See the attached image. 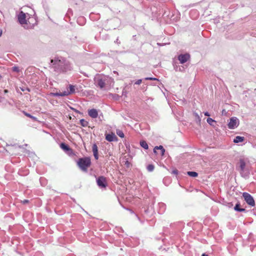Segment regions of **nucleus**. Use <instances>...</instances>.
Returning <instances> with one entry per match:
<instances>
[{
    "instance_id": "f257e3e1",
    "label": "nucleus",
    "mask_w": 256,
    "mask_h": 256,
    "mask_svg": "<svg viewBox=\"0 0 256 256\" xmlns=\"http://www.w3.org/2000/svg\"><path fill=\"white\" fill-rule=\"evenodd\" d=\"M77 164L82 171L86 172L91 165L90 158L89 157L80 158L77 162Z\"/></svg>"
},
{
    "instance_id": "f03ea898",
    "label": "nucleus",
    "mask_w": 256,
    "mask_h": 256,
    "mask_svg": "<svg viewBox=\"0 0 256 256\" xmlns=\"http://www.w3.org/2000/svg\"><path fill=\"white\" fill-rule=\"evenodd\" d=\"M95 83L100 88H104L107 82V78L105 76L98 74L94 78Z\"/></svg>"
},
{
    "instance_id": "7ed1b4c3",
    "label": "nucleus",
    "mask_w": 256,
    "mask_h": 256,
    "mask_svg": "<svg viewBox=\"0 0 256 256\" xmlns=\"http://www.w3.org/2000/svg\"><path fill=\"white\" fill-rule=\"evenodd\" d=\"M98 186L101 188H106L108 186L107 178L104 176H100L96 179Z\"/></svg>"
},
{
    "instance_id": "20e7f679",
    "label": "nucleus",
    "mask_w": 256,
    "mask_h": 256,
    "mask_svg": "<svg viewBox=\"0 0 256 256\" xmlns=\"http://www.w3.org/2000/svg\"><path fill=\"white\" fill-rule=\"evenodd\" d=\"M242 196L246 202L250 206H255V202L252 196L248 192H244Z\"/></svg>"
},
{
    "instance_id": "39448f33",
    "label": "nucleus",
    "mask_w": 256,
    "mask_h": 256,
    "mask_svg": "<svg viewBox=\"0 0 256 256\" xmlns=\"http://www.w3.org/2000/svg\"><path fill=\"white\" fill-rule=\"evenodd\" d=\"M239 124V120L236 117H232L230 120L228 126L230 129H234L238 127Z\"/></svg>"
},
{
    "instance_id": "423d86ee",
    "label": "nucleus",
    "mask_w": 256,
    "mask_h": 256,
    "mask_svg": "<svg viewBox=\"0 0 256 256\" xmlns=\"http://www.w3.org/2000/svg\"><path fill=\"white\" fill-rule=\"evenodd\" d=\"M70 90L64 91V92H56L55 95L58 96H66L71 94L74 93L75 92L74 86L72 85L69 86Z\"/></svg>"
},
{
    "instance_id": "0eeeda50",
    "label": "nucleus",
    "mask_w": 256,
    "mask_h": 256,
    "mask_svg": "<svg viewBox=\"0 0 256 256\" xmlns=\"http://www.w3.org/2000/svg\"><path fill=\"white\" fill-rule=\"evenodd\" d=\"M26 14L23 12H20L18 15V20L22 24H27Z\"/></svg>"
},
{
    "instance_id": "6e6552de",
    "label": "nucleus",
    "mask_w": 256,
    "mask_h": 256,
    "mask_svg": "<svg viewBox=\"0 0 256 256\" xmlns=\"http://www.w3.org/2000/svg\"><path fill=\"white\" fill-rule=\"evenodd\" d=\"M238 168H236L240 171V173L242 174L244 172L246 163L244 159H240L238 162Z\"/></svg>"
},
{
    "instance_id": "1a4fd4ad",
    "label": "nucleus",
    "mask_w": 256,
    "mask_h": 256,
    "mask_svg": "<svg viewBox=\"0 0 256 256\" xmlns=\"http://www.w3.org/2000/svg\"><path fill=\"white\" fill-rule=\"evenodd\" d=\"M154 152L156 154H160V156H163L164 154L165 150L162 146H156L154 147Z\"/></svg>"
},
{
    "instance_id": "9d476101",
    "label": "nucleus",
    "mask_w": 256,
    "mask_h": 256,
    "mask_svg": "<svg viewBox=\"0 0 256 256\" xmlns=\"http://www.w3.org/2000/svg\"><path fill=\"white\" fill-rule=\"evenodd\" d=\"M190 56L188 54H180L178 56V60L181 64H184L190 58Z\"/></svg>"
},
{
    "instance_id": "9b49d317",
    "label": "nucleus",
    "mask_w": 256,
    "mask_h": 256,
    "mask_svg": "<svg viewBox=\"0 0 256 256\" xmlns=\"http://www.w3.org/2000/svg\"><path fill=\"white\" fill-rule=\"evenodd\" d=\"M106 139L108 142H113L117 140V137L114 133H111L106 135Z\"/></svg>"
},
{
    "instance_id": "f8f14e48",
    "label": "nucleus",
    "mask_w": 256,
    "mask_h": 256,
    "mask_svg": "<svg viewBox=\"0 0 256 256\" xmlns=\"http://www.w3.org/2000/svg\"><path fill=\"white\" fill-rule=\"evenodd\" d=\"M88 114L91 118H95L98 116V112L96 109L92 108L88 110Z\"/></svg>"
},
{
    "instance_id": "ddd939ff",
    "label": "nucleus",
    "mask_w": 256,
    "mask_h": 256,
    "mask_svg": "<svg viewBox=\"0 0 256 256\" xmlns=\"http://www.w3.org/2000/svg\"><path fill=\"white\" fill-rule=\"evenodd\" d=\"M92 150L94 154V157L96 160H98V148L96 144H93L92 146Z\"/></svg>"
},
{
    "instance_id": "4468645a",
    "label": "nucleus",
    "mask_w": 256,
    "mask_h": 256,
    "mask_svg": "<svg viewBox=\"0 0 256 256\" xmlns=\"http://www.w3.org/2000/svg\"><path fill=\"white\" fill-rule=\"evenodd\" d=\"M60 147L63 150H64V151H66V152H72V148H70L68 146L67 144H66L64 143H62L60 144Z\"/></svg>"
},
{
    "instance_id": "2eb2a0df",
    "label": "nucleus",
    "mask_w": 256,
    "mask_h": 256,
    "mask_svg": "<svg viewBox=\"0 0 256 256\" xmlns=\"http://www.w3.org/2000/svg\"><path fill=\"white\" fill-rule=\"evenodd\" d=\"M244 140V138L242 136H237L234 140V143H238L240 142H242Z\"/></svg>"
},
{
    "instance_id": "dca6fc26",
    "label": "nucleus",
    "mask_w": 256,
    "mask_h": 256,
    "mask_svg": "<svg viewBox=\"0 0 256 256\" xmlns=\"http://www.w3.org/2000/svg\"><path fill=\"white\" fill-rule=\"evenodd\" d=\"M234 209L236 211H238V212H244L246 210L244 208H240V204H237L234 208Z\"/></svg>"
},
{
    "instance_id": "f3484780",
    "label": "nucleus",
    "mask_w": 256,
    "mask_h": 256,
    "mask_svg": "<svg viewBox=\"0 0 256 256\" xmlns=\"http://www.w3.org/2000/svg\"><path fill=\"white\" fill-rule=\"evenodd\" d=\"M140 144L142 147L144 148L146 150H148V146L147 142L144 140L141 141L140 142Z\"/></svg>"
},
{
    "instance_id": "a211bd4d",
    "label": "nucleus",
    "mask_w": 256,
    "mask_h": 256,
    "mask_svg": "<svg viewBox=\"0 0 256 256\" xmlns=\"http://www.w3.org/2000/svg\"><path fill=\"white\" fill-rule=\"evenodd\" d=\"M80 124L82 126L84 127H86L88 126V122H87L86 120L84 119H81L80 120Z\"/></svg>"
},
{
    "instance_id": "6ab92c4d",
    "label": "nucleus",
    "mask_w": 256,
    "mask_h": 256,
    "mask_svg": "<svg viewBox=\"0 0 256 256\" xmlns=\"http://www.w3.org/2000/svg\"><path fill=\"white\" fill-rule=\"evenodd\" d=\"M187 174L192 177H196L198 176V174L195 172H188Z\"/></svg>"
},
{
    "instance_id": "aec40b11",
    "label": "nucleus",
    "mask_w": 256,
    "mask_h": 256,
    "mask_svg": "<svg viewBox=\"0 0 256 256\" xmlns=\"http://www.w3.org/2000/svg\"><path fill=\"white\" fill-rule=\"evenodd\" d=\"M116 134L122 138H123L124 136V132L121 130H116Z\"/></svg>"
},
{
    "instance_id": "412c9836",
    "label": "nucleus",
    "mask_w": 256,
    "mask_h": 256,
    "mask_svg": "<svg viewBox=\"0 0 256 256\" xmlns=\"http://www.w3.org/2000/svg\"><path fill=\"white\" fill-rule=\"evenodd\" d=\"M154 166L153 164H148L147 166V170L148 171V172H152L154 170Z\"/></svg>"
},
{
    "instance_id": "4be33fe9",
    "label": "nucleus",
    "mask_w": 256,
    "mask_h": 256,
    "mask_svg": "<svg viewBox=\"0 0 256 256\" xmlns=\"http://www.w3.org/2000/svg\"><path fill=\"white\" fill-rule=\"evenodd\" d=\"M206 121H207L208 123L211 126L213 125V124H212L213 122H216V121L214 120L213 119H212V118H208L207 119Z\"/></svg>"
},
{
    "instance_id": "5701e85b",
    "label": "nucleus",
    "mask_w": 256,
    "mask_h": 256,
    "mask_svg": "<svg viewBox=\"0 0 256 256\" xmlns=\"http://www.w3.org/2000/svg\"><path fill=\"white\" fill-rule=\"evenodd\" d=\"M12 71L16 72H19V68L17 66H14L12 68Z\"/></svg>"
},
{
    "instance_id": "b1692460",
    "label": "nucleus",
    "mask_w": 256,
    "mask_h": 256,
    "mask_svg": "<svg viewBox=\"0 0 256 256\" xmlns=\"http://www.w3.org/2000/svg\"><path fill=\"white\" fill-rule=\"evenodd\" d=\"M60 62V60H51V62L52 63H54V64H56L57 62Z\"/></svg>"
},
{
    "instance_id": "393cba45",
    "label": "nucleus",
    "mask_w": 256,
    "mask_h": 256,
    "mask_svg": "<svg viewBox=\"0 0 256 256\" xmlns=\"http://www.w3.org/2000/svg\"><path fill=\"white\" fill-rule=\"evenodd\" d=\"M21 202L23 204H26L29 202V200H22Z\"/></svg>"
},
{
    "instance_id": "a878e982",
    "label": "nucleus",
    "mask_w": 256,
    "mask_h": 256,
    "mask_svg": "<svg viewBox=\"0 0 256 256\" xmlns=\"http://www.w3.org/2000/svg\"><path fill=\"white\" fill-rule=\"evenodd\" d=\"M24 114L25 116H26L30 118H33V116H31L30 114H29L27 112H24Z\"/></svg>"
},
{
    "instance_id": "bb28decb",
    "label": "nucleus",
    "mask_w": 256,
    "mask_h": 256,
    "mask_svg": "<svg viewBox=\"0 0 256 256\" xmlns=\"http://www.w3.org/2000/svg\"><path fill=\"white\" fill-rule=\"evenodd\" d=\"M145 79L146 80H158L156 78H146Z\"/></svg>"
},
{
    "instance_id": "cd10ccee",
    "label": "nucleus",
    "mask_w": 256,
    "mask_h": 256,
    "mask_svg": "<svg viewBox=\"0 0 256 256\" xmlns=\"http://www.w3.org/2000/svg\"><path fill=\"white\" fill-rule=\"evenodd\" d=\"M142 80H138L135 82L136 84H140L142 83Z\"/></svg>"
},
{
    "instance_id": "c85d7f7f",
    "label": "nucleus",
    "mask_w": 256,
    "mask_h": 256,
    "mask_svg": "<svg viewBox=\"0 0 256 256\" xmlns=\"http://www.w3.org/2000/svg\"><path fill=\"white\" fill-rule=\"evenodd\" d=\"M172 173L177 174H178V170H174Z\"/></svg>"
},
{
    "instance_id": "c756f323",
    "label": "nucleus",
    "mask_w": 256,
    "mask_h": 256,
    "mask_svg": "<svg viewBox=\"0 0 256 256\" xmlns=\"http://www.w3.org/2000/svg\"><path fill=\"white\" fill-rule=\"evenodd\" d=\"M204 115L206 116H210V114H209V113L208 112H204Z\"/></svg>"
},
{
    "instance_id": "7c9ffc66",
    "label": "nucleus",
    "mask_w": 256,
    "mask_h": 256,
    "mask_svg": "<svg viewBox=\"0 0 256 256\" xmlns=\"http://www.w3.org/2000/svg\"><path fill=\"white\" fill-rule=\"evenodd\" d=\"M202 256H208V255H207L205 254H203Z\"/></svg>"
},
{
    "instance_id": "2f4dec72",
    "label": "nucleus",
    "mask_w": 256,
    "mask_h": 256,
    "mask_svg": "<svg viewBox=\"0 0 256 256\" xmlns=\"http://www.w3.org/2000/svg\"><path fill=\"white\" fill-rule=\"evenodd\" d=\"M4 92L5 93H7L8 92V90H5Z\"/></svg>"
},
{
    "instance_id": "473e14b6",
    "label": "nucleus",
    "mask_w": 256,
    "mask_h": 256,
    "mask_svg": "<svg viewBox=\"0 0 256 256\" xmlns=\"http://www.w3.org/2000/svg\"><path fill=\"white\" fill-rule=\"evenodd\" d=\"M224 113V110H223L222 112V114H223Z\"/></svg>"
},
{
    "instance_id": "72a5a7b5",
    "label": "nucleus",
    "mask_w": 256,
    "mask_h": 256,
    "mask_svg": "<svg viewBox=\"0 0 256 256\" xmlns=\"http://www.w3.org/2000/svg\"><path fill=\"white\" fill-rule=\"evenodd\" d=\"M2 34V32H0V36H1Z\"/></svg>"
},
{
    "instance_id": "f704fd0d",
    "label": "nucleus",
    "mask_w": 256,
    "mask_h": 256,
    "mask_svg": "<svg viewBox=\"0 0 256 256\" xmlns=\"http://www.w3.org/2000/svg\"><path fill=\"white\" fill-rule=\"evenodd\" d=\"M0 77H1V76H0Z\"/></svg>"
}]
</instances>
